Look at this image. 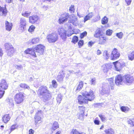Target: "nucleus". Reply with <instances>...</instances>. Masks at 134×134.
<instances>
[{
    "label": "nucleus",
    "instance_id": "1",
    "mask_svg": "<svg viewBox=\"0 0 134 134\" xmlns=\"http://www.w3.org/2000/svg\"><path fill=\"white\" fill-rule=\"evenodd\" d=\"M45 46L43 45L39 44L37 45L34 48H28L25 51L26 54H29L34 58H36L37 55H40L43 54L45 50Z\"/></svg>",
    "mask_w": 134,
    "mask_h": 134
},
{
    "label": "nucleus",
    "instance_id": "2",
    "mask_svg": "<svg viewBox=\"0 0 134 134\" xmlns=\"http://www.w3.org/2000/svg\"><path fill=\"white\" fill-rule=\"evenodd\" d=\"M82 95H79L77 97V100L79 104H87L89 101H91L94 98V93L92 91L88 92H85V93H83Z\"/></svg>",
    "mask_w": 134,
    "mask_h": 134
},
{
    "label": "nucleus",
    "instance_id": "3",
    "mask_svg": "<svg viewBox=\"0 0 134 134\" xmlns=\"http://www.w3.org/2000/svg\"><path fill=\"white\" fill-rule=\"evenodd\" d=\"M103 32L101 28H97L94 35V37L98 38V43L100 45L106 44L108 40V38L103 35Z\"/></svg>",
    "mask_w": 134,
    "mask_h": 134
},
{
    "label": "nucleus",
    "instance_id": "4",
    "mask_svg": "<svg viewBox=\"0 0 134 134\" xmlns=\"http://www.w3.org/2000/svg\"><path fill=\"white\" fill-rule=\"evenodd\" d=\"M37 93L38 96H42L43 99L45 101L49 100L52 97L47 87L45 86L42 85L40 87Z\"/></svg>",
    "mask_w": 134,
    "mask_h": 134
},
{
    "label": "nucleus",
    "instance_id": "5",
    "mask_svg": "<svg viewBox=\"0 0 134 134\" xmlns=\"http://www.w3.org/2000/svg\"><path fill=\"white\" fill-rule=\"evenodd\" d=\"M25 97L24 93L19 92L16 94L14 97V100L17 104L21 103L24 100V98Z\"/></svg>",
    "mask_w": 134,
    "mask_h": 134
},
{
    "label": "nucleus",
    "instance_id": "6",
    "mask_svg": "<svg viewBox=\"0 0 134 134\" xmlns=\"http://www.w3.org/2000/svg\"><path fill=\"white\" fill-rule=\"evenodd\" d=\"M46 38L48 42L51 43H54L58 41V37L57 34L52 33L48 35Z\"/></svg>",
    "mask_w": 134,
    "mask_h": 134
},
{
    "label": "nucleus",
    "instance_id": "7",
    "mask_svg": "<svg viewBox=\"0 0 134 134\" xmlns=\"http://www.w3.org/2000/svg\"><path fill=\"white\" fill-rule=\"evenodd\" d=\"M113 64L114 65L115 70L118 71H120L125 66V63L119 60L113 62Z\"/></svg>",
    "mask_w": 134,
    "mask_h": 134
},
{
    "label": "nucleus",
    "instance_id": "8",
    "mask_svg": "<svg viewBox=\"0 0 134 134\" xmlns=\"http://www.w3.org/2000/svg\"><path fill=\"white\" fill-rule=\"evenodd\" d=\"M120 56V54L118 51V49L115 48H114L111 53V60H115L118 59Z\"/></svg>",
    "mask_w": 134,
    "mask_h": 134
},
{
    "label": "nucleus",
    "instance_id": "9",
    "mask_svg": "<svg viewBox=\"0 0 134 134\" xmlns=\"http://www.w3.org/2000/svg\"><path fill=\"white\" fill-rule=\"evenodd\" d=\"M123 81V77L121 74L117 75L115 77V83L117 86L122 84Z\"/></svg>",
    "mask_w": 134,
    "mask_h": 134
},
{
    "label": "nucleus",
    "instance_id": "10",
    "mask_svg": "<svg viewBox=\"0 0 134 134\" xmlns=\"http://www.w3.org/2000/svg\"><path fill=\"white\" fill-rule=\"evenodd\" d=\"M42 113V111L41 110H40L38 111L36 113L34 118L35 124H40L42 122L41 117L38 116L40 114Z\"/></svg>",
    "mask_w": 134,
    "mask_h": 134
},
{
    "label": "nucleus",
    "instance_id": "11",
    "mask_svg": "<svg viewBox=\"0 0 134 134\" xmlns=\"http://www.w3.org/2000/svg\"><path fill=\"white\" fill-rule=\"evenodd\" d=\"M69 16L68 14H63L61 15L60 18L59 19V24H61L65 21H66Z\"/></svg>",
    "mask_w": 134,
    "mask_h": 134
},
{
    "label": "nucleus",
    "instance_id": "12",
    "mask_svg": "<svg viewBox=\"0 0 134 134\" xmlns=\"http://www.w3.org/2000/svg\"><path fill=\"white\" fill-rule=\"evenodd\" d=\"M68 22L71 23L74 26H77L78 24L79 21L78 20L77 18L75 15H73L70 19Z\"/></svg>",
    "mask_w": 134,
    "mask_h": 134
},
{
    "label": "nucleus",
    "instance_id": "13",
    "mask_svg": "<svg viewBox=\"0 0 134 134\" xmlns=\"http://www.w3.org/2000/svg\"><path fill=\"white\" fill-rule=\"evenodd\" d=\"M4 46L5 49L9 53H13L15 52V50L12 45L10 43H6L5 44Z\"/></svg>",
    "mask_w": 134,
    "mask_h": 134
},
{
    "label": "nucleus",
    "instance_id": "14",
    "mask_svg": "<svg viewBox=\"0 0 134 134\" xmlns=\"http://www.w3.org/2000/svg\"><path fill=\"white\" fill-rule=\"evenodd\" d=\"M39 19V16L37 15H34L29 17L30 23L34 24L38 21Z\"/></svg>",
    "mask_w": 134,
    "mask_h": 134
},
{
    "label": "nucleus",
    "instance_id": "15",
    "mask_svg": "<svg viewBox=\"0 0 134 134\" xmlns=\"http://www.w3.org/2000/svg\"><path fill=\"white\" fill-rule=\"evenodd\" d=\"M8 87V85L6 80L4 79L2 80L0 82V88L4 90L7 89Z\"/></svg>",
    "mask_w": 134,
    "mask_h": 134
},
{
    "label": "nucleus",
    "instance_id": "16",
    "mask_svg": "<svg viewBox=\"0 0 134 134\" xmlns=\"http://www.w3.org/2000/svg\"><path fill=\"white\" fill-rule=\"evenodd\" d=\"M124 78L125 82L127 83H132L134 80L133 76L129 74L125 75Z\"/></svg>",
    "mask_w": 134,
    "mask_h": 134
},
{
    "label": "nucleus",
    "instance_id": "17",
    "mask_svg": "<svg viewBox=\"0 0 134 134\" xmlns=\"http://www.w3.org/2000/svg\"><path fill=\"white\" fill-rule=\"evenodd\" d=\"M80 113L79 114L78 118H83L84 115L85 107L82 106H80L78 107Z\"/></svg>",
    "mask_w": 134,
    "mask_h": 134
},
{
    "label": "nucleus",
    "instance_id": "18",
    "mask_svg": "<svg viewBox=\"0 0 134 134\" xmlns=\"http://www.w3.org/2000/svg\"><path fill=\"white\" fill-rule=\"evenodd\" d=\"M11 116L9 114L4 115L2 118V121L5 124H7L10 120Z\"/></svg>",
    "mask_w": 134,
    "mask_h": 134
},
{
    "label": "nucleus",
    "instance_id": "19",
    "mask_svg": "<svg viewBox=\"0 0 134 134\" xmlns=\"http://www.w3.org/2000/svg\"><path fill=\"white\" fill-rule=\"evenodd\" d=\"M20 25L19 26V30L23 31L25 30L26 27V23L25 21L22 20L20 21Z\"/></svg>",
    "mask_w": 134,
    "mask_h": 134
},
{
    "label": "nucleus",
    "instance_id": "20",
    "mask_svg": "<svg viewBox=\"0 0 134 134\" xmlns=\"http://www.w3.org/2000/svg\"><path fill=\"white\" fill-rule=\"evenodd\" d=\"M59 127V125L58 122L57 121H54L53 123L51 130L52 132L55 131L56 129Z\"/></svg>",
    "mask_w": 134,
    "mask_h": 134
},
{
    "label": "nucleus",
    "instance_id": "21",
    "mask_svg": "<svg viewBox=\"0 0 134 134\" xmlns=\"http://www.w3.org/2000/svg\"><path fill=\"white\" fill-rule=\"evenodd\" d=\"M13 24L12 23H9L8 21H6L5 22V27L7 30L10 31L12 28Z\"/></svg>",
    "mask_w": 134,
    "mask_h": 134
},
{
    "label": "nucleus",
    "instance_id": "22",
    "mask_svg": "<svg viewBox=\"0 0 134 134\" xmlns=\"http://www.w3.org/2000/svg\"><path fill=\"white\" fill-rule=\"evenodd\" d=\"M58 31L59 34L60 36L61 37H64L66 36V31L63 29H58Z\"/></svg>",
    "mask_w": 134,
    "mask_h": 134
},
{
    "label": "nucleus",
    "instance_id": "23",
    "mask_svg": "<svg viewBox=\"0 0 134 134\" xmlns=\"http://www.w3.org/2000/svg\"><path fill=\"white\" fill-rule=\"evenodd\" d=\"M18 127V126L16 124H14L10 126V130H6V131H8L7 133L8 134H10L12 131L15 129H17Z\"/></svg>",
    "mask_w": 134,
    "mask_h": 134
},
{
    "label": "nucleus",
    "instance_id": "24",
    "mask_svg": "<svg viewBox=\"0 0 134 134\" xmlns=\"http://www.w3.org/2000/svg\"><path fill=\"white\" fill-rule=\"evenodd\" d=\"M110 57L109 54L107 50L104 51L103 53L102 57L105 60H107L109 59Z\"/></svg>",
    "mask_w": 134,
    "mask_h": 134
},
{
    "label": "nucleus",
    "instance_id": "25",
    "mask_svg": "<svg viewBox=\"0 0 134 134\" xmlns=\"http://www.w3.org/2000/svg\"><path fill=\"white\" fill-rule=\"evenodd\" d=\"M93 15V13L92 12H90L87 14L84 18L83 21L85 22L87 21L90 20Z\"/></svg>",
    "mask_w": 134,
    "mask_h": 134
},
{
    "label": "nucleus",
    "instance_id": "26",
    "mask_svg": "<svg viewBox=\"0 0 134 134\" xmlns=\"http://www.w3.org/2000/svg\"><path fill=\"white\" fill-rule=\"evenodd\" d=\"M108 81L109 84L110 86L111 90L114 89V79L113 78H111L108 79Z\"/></svg>",
    "mask_w": 134,
    "mask_h": 134
},
{
    "label": "nucleus",
    "instance_id": "27",
    "mask_svg": "<svg viewBox=\"0 0 134 134\" xmlns=\"http://www.w3.org/2000/svg\"><path fill=\"white\" fill-rule=\"evenodd\" d=\"M83 85V82L82 81H80L77 86L76 91H80L82 88Z\"/></svg>",
    "mask_w": 134,
    "mask_h": 134
},
{
    "label": "nucleus",
    "instance_id": "28",
    "mask_svg": "<svg viewBox=\"0 0 134 134\" xmlns=\"http://www.w3.org/2000/svg\"><path fill=\"white\" fill-rule=\"evenodd\" d=\"M71 134H86L84 132H80L76 129H73L70 132Z\"/></svg>",
    "mask_w": 134,
    "mask_h": 134
},
{
    "label": "nucleus",
    "instance_id": "29",
    "mask_svg": "<svg viewBox=\"0 0 134 134\" xmlns=\"http://www.w3.org/2000/svg\"><path fill=\"white\" fill-rule=\"evenodd\" d=\"M128 57L129 60L132 61L134 59V53L133 51L130 52L128 55Z\"/></svg>",
    "mask_w": 134,
    "mask_h": 134
},
{
    "label": "nucleus",
    "instance_id": "30",
    "mask_svg": "<svg viewBox=\"0 0 134 134\" xmlns=\"http://www.w3.org/2000/svg\"><path fill=\"white\" fill-rule=\"evenodd\" d=\"M104 132L105 134H114V133L113 129L111 128L105 130Z\"/></svg>",
    "mask_w": 134,
    "mask_h": 134
},
{
    "label": "nucleus",
    "instance_id": "31",
    "mask_svg": "<svg viewBox=\"0 0 134 134\" xmlns=\"http://www.w3.org/2000/svg\"><path fill=\"white\" fill-rule=\"evenodd\" d=\"M2 12L3 15L5 16L7 14V11L5 7H3L0 6V12Z\"/></svg>",
    "mask_w": 134,
    "mask_h": 134
},
{
    "label": "nucleus",
    "instance_id": "32",
    "mask_svg": "<svg viewBox=\"0 0 134 134\" xmlns=\"http://www.w3.org/2000/svg\"><path fill=\"white\" fill-rule=\"evenodd\" d=\"M31 12L25 10H23L22 13L21 14L23 16L26 17H28L30 15Z\"/></svg>",
    "mask_w": 134,
    "mask_h": 134
},
{
    "label": "nucleus",
    "instance_id": "33",
    "mask_svg": "<svg viewBox=\"0 0 134 134\" xmlns=\"http://www.w3.org/2000/svg\"><path fill=\"white\" fill-rule=\"evenodd\" d=\"M127 123L131 126H134V118L129 119L127 121Z\"/></svg>",
    "mask_w": 134,
    "mask_h": 134
},
{
    "label": "nucleus",
    "instance_id": "34",
    "mask_svg": "<svg viewBox=\"0 0 134 134\" xmlns=\"http://www.w3.org/2000/svg\"><path fill=\"white\" fill-rule=\"evenodd\" d=\"M121 110L122 112H126L130 110V109L127 107L122 106L120 107Z\"/></svg>",
    "mask_w": 134,
    "mask_h": 134
},
{
    "label": "nucleus",
    "instance_id": "35",
    "mask_svg": "<svg viewBox=\"0 0 134 134\" xmlns=\"http://www.w3.org/2000/svg\"><path fill=\"white\" fill-rule=\"evenodd\" d=\"M20 87L24 89H29L30 88L25 83H21L20 84Z\"/></svg>",
    "mask_w": 134,
    "mask_h": 134
},
{
    "label": "nucleus",
    "instance_id": "36",
    "mask_svg": "<svg viewBox=\"0 0 134 134\" xmlns=\"http://www.w3.org/2000/svg\"><path fill=\"white\" fill-rule=\"evenodd\" d=\"M108 21V19L106 16H104L102 19L101 23L102 24L104 25L107 24Z\"/></svg>",
    "mask_w": 134,
    "mask_h": 134
},
{
    "label": "nucleus",
    "instance_id": "37",
    "mask_svg": "<svg viewBox=\"0 0 134 134\" xmlns=\"http://www.w3.org/2000/svg\"><path fill=\"white\" fill-rule=\"evenodd\" d=\"M78 37L76 36H74L72 37L71 42L75 44L78 41Z\"/></svg>",
    "mask_w": 134,
    "mask_h": 134
},
{
    "label": "nucleus",
    "instance_id": "38",
    "mask_svg": "<svg viewBox=\"0 0 134 134\" xmlns=\"http://www.w3.org/2000/svg\"><path fill=\"white\" fill-rule=\"evenodd\" d=\"M39 38H36L32 39L31 41V42L32 44H34L38 43L39 42Z\"/></svg>",
    "mask_w": 134,
    "mask_h": 134
},
{
    "label": "nucleus",
    "instance_id": "39",
    "mask_svg": "<svg viewBox=\"0 0 134 134\" xmlns=\"http://www.w3.org/2000/svg\"><path fill=\"white\" fill-rule=\"evenodd\" d=\"M62 100V96L60 94L58 95L57 97V103L58 104H59Z\"/></svg>",
    "mask_w": 134,
    "mask_h": 134
},
{
    "label": "nucleus",
    "instance_id": "40",
    "mask_svg": "<svg viewBox=\"0 0 134 134\" xmlns=\"http://www.w3.org/2000/svg\"><path fill=\"white\" fill-rule=\"evenodd\" d=\"M79 48H81L84 44V41L82 40H80L78 42Z\"/></svg>",
    "mask_w": 134,
    "mask_h": 134
},
{
    "label": "nucleus",
    "instance_id": "41",
    "mask_svg": "<svg viewBox=\"0 0 134 134\" xmlns=\"http://www.w3.org/2000/svg\"><path fill=\"white\" fill-rule=\"evenodd\" d=\"M98 116L102 122H104L106 120V118L104 116L101 114L99 115Z\"/></svg>",
    "mask_w": 134,
    "mask_h": 134
},
{
    "label": "nucleus",
    "instance_id": "42",
    "mask_svg": "<svg viewBox=\"0 0 134 134\" xmlns=\"http://www.w3.org/2000/svg\"><path fill=\"white\" fill-rule=\"evenodd\" d=\"M64 76L61 74L58 75L57 77V80L58 81H60L63 80Z\"/></svg>",
    "mask_w": 134,
    "mask_h": 134
},
{
    "label": "nucleus",
    "instance_id": "43",
    "mask_svg": "<svg viewBox=\"0 0 134 134\" xmlns=\"http://www.w3.org/2000/svg\"><path fill=\"white\" fill-rule=\"evenodd\" d=\"M87 35V32L85 31L81 33L80 35V38L82 39L83 38V37L86 36Z\"/></svg>",
    "mask_w": 134,
    "mask_h": 134
},
{
    "label": "nucleus",
    "instance_id": "44",
    "mask_svg": "<svg viewBox=\"0 0 134 134\" xmlns=\"http://www.w3.org/2000/svg\"><path fill=\"white\" fill-rule=\"evenodd\" d=\"M113 32V31L110 29H108L106 31V35L108 36H111Z\"/></svg>",
    "mask_w": 134,
    "mask_h": 134
},
{
    "label": "nucleus",
    "instance_id": "45",
    "mask_svg": "<svg viewBox=\"0 0 134 134\" xmlns=\"http://www.w3.org/2000/svg\"><path fill=\"white\" fill-rule=\"evenodd\" d=\"M4 90L1 89L0 88V99L2 98L4 94L5 93Z\"/></svg>",
    "mask_w": 134,
    "mask_h": 134
},
{
    "label": "nucleus",
    "instance_id": "46",
    "mask_svg": "<svg viewBox=\"0 0 134 134\" xmlns=\"http://www.w3.org/2000/svg\"><path fill=\"white\" fill-rule=\"evenodd\" d=\"M35 28V27L34 25H32L29 27L28 30L29 32H31L34 31Z\"/></svg>",
    "mask_w": 134,
    "mask_h": 134
},
{
    "label": "nucleus",
    "instance_id": "47",
    "mask_svg": "<svg viewBox=\"0 0 134 134\" xmlns=\"http://www.w3.org/2000/svg\"><path fill=\"white\" fill-rule=\"evenodd\" d=\"M75 9L74 5H71L69 9V11L71 13H73L74 12Z\"/></svg>",
    "mask_w": 134,
    "mask_h": 134
},
{
    "label": "nucleus",
    "instance_id": "48",
    "mask_svg": "<svg viewBox=\"0 0 134 134\" xmlns=\"http://www.w3.org/2000/svg\"><path fill=\"white\" fill-rule=\"evenodd\" d=\"M95 41H90L88 43V45L89 47H91L95 43Z\"/></svg>",
    "mask_w": 134,
    "mask_h": 134
},
{
    "label": "nucleus",
    "instance_id": "49",
    "mask_svg": "<svg viewBox=\"0 0 134 134\" xmlns=\"http://www.w3.org/2000/svg\"><path fill=\"white\" fill-rule=\"evenodd\" d=\"M116 36L119 38H121L123 36V34L121 32L117 33L116 35Z\"/></svg>",
    "mask_w": 134,
    "mask_h": 134
},
{
    "label": "nucleus",
    "instance_id": "50",
    "mask_svg": "<svg viewBox=\"0 0 134 134\" xmlns=\"http://www.w3.org/2000/svg\"><path fill=\"white\" fill-rule=\"evenodd\" d=\"M52 85L54 88H56L57 87V84L56 81L54 80H53L52 81Z\"/></svg>",
    "mask_w": 134,
    "mask_h": 134
},
{
    "label": "nucleus",
    "instance_id": "51",
    "mask_svg": "<svg viewBox=\"0 0 134 134\" xmlns=\"http://www.w3.org/2000/svg\"><path fill=\"white\" fill-rule=\"evenodd\" d=\"M98 118L97 117L96 118V119L94 120V123L96 124L97 125L99 124V121L98 120Z\"/></svg>",
    "mask_w": 134,
    "mask_h": 134
},
{
    "label": "nucleus",
    "instance_id": "52",
    "mask_svg": "<svg viewBox=\"0 0 134 134\" xmlns=\"http://www.w3.org/2000/svg\"><path fill=\"white\" fill-rule=\"evenodd\" d=\"M103 67V70L105 71H107L108 70V68L106 65H104Z\"/></svg>",
    "mask_w": 134,
    "mask_h": 134
},
{
    "label": "nucleus",
    "instance_id": "53",
    "mask_svg": "<svg viewBox=\"0 0 134 134\" xmlns=\"http://www.w3.org/2000/svg\"><path fill=\"white\" fill-rule=\"evenodd\" d=\"M95 81H96V79H95V78L92 79L91 80V84H94L95 82Z\"/></svg>",
    "mask_w": 134,
    "mask_h": 134
},
{
    "label": "nucleus",
    "instance_id": "54",
    "mask_svg": "<svg viewBox=\"0 0 134 134\" xmlns=\"http://www.w3.org/2000/svg\"><path fill=\"white\" fill-rule=\"evenodd\" d=\"M125 1L127 5H130L131 2V0H125Z\"/></svg>",
    "mask_w": 134,
    "mask_h": 134
},
{
    "label": "nucleus",
    "instance_id": "55",
    "mask_svg": "<svg viewBox=\"0 0 134 134\" xmlns=\"http://www.w3.org/2000/svg\"><path fill=\"white\" fill-rule=\"evenodd\" d=\"M34 131L32 129H31L29 130V134H33Z\"/></svg>",
    "mask_w": 134,
    "mask_h": 134
},
{
    "label": "nucleus",
    "instance_id": "56",
    "mask_svg": "<svg viewBox=\"0 0 134 134\" xmlns=\"http://www.w3.org/2000/svg\"><path fill=\"white\" fill-rule=\"evenodd\" d=\"M102 53V52L99 49L97 50V55H99L101 54Z\"/></svg>",
    "mask_w": 134,
    "mask_h": 134
},
{
    "label": "nucleus",
    "instance_id": "57",
    "mask_svg": "<svg viewBox=\"0 0 134 134\" xmlns=\"http://www.w3.org/2000/svg\"><path fill=\"white\" fill-rule=\"evenodd\" d=\"M22 68V66L21 65H18L16 66V69L19 70Z\"/></svg>",
    "mask_w": 134,
    "mask_h": 134
},
{
    "label": "nucleus",
    "instance_id": "58",
    "mask_svg": "<svg viewBox=\"0 0 134 134\" xmlns=\"http://www.w3.org/2000/svg\"><path fill=\"white\" fill-rule=\"evenodd\" d=\"M3 54V51L2 49L0 48V57H2Z\"/></svg>",
    "mask_w": 134,
    "mask_h": 134
},
{
    "label": "nucleus",
    "instance_id": "59",
    "mask_svg": "<svg viewBox=\"0 0 134 134\" xmlns=\"http://www.w3.org/2000/svg\"><path fill=\"white\" fill-rule=\"evenodd\" d=\"M6 2L8 3H10L12 2L13 0H6Z\"/></svg>",
    "mask_w": 134,
    "mask_h": 134
},
{
    "label": "nucleus",
    "instance_id": "60",
    "mask_svg": "<svg viewBox=\"0 0 134 134\" xmlns=\"http://www.w3.org/2000/svg\"><path fill=\"white\" fill-rule=\"evenodd\" d=\"M61 132L60 131H57L55 134H61Z\"/></svg>",
    "mask_w": 134,
    "mask_h": 134
},
{
    "label": "nucleus",
    "instance_id": "61",
    "mask_svg": "<svg viewBox=\"0 0 134 134\" xmlns=\"http://www.w3.org/2000/svg\"><path fill=\"white\" fill-rule=\"evenodd\" d=\"M104 126L103 125H102L100 128V129H102L103 128H104Z\"/></svg>",
    "mask_w": 134,
    "mask_h": 134
},
{
    "label": "nucleus",
    "instance_id": "62",
    "mask_svg": "<svg viewBox=\"0 0 134 134\" xmlns=\"http://www.w3.org/2000/svg\"><path fill=\"white\" fill-rule=\"evenodd\" d=\"M51 1V0H44V1H48L49 2H50Z\"/></svg>",
    "mask_w": 134,
    "mask_h": 134
},
{
    "label": "nucleus",
    "instance_id": "63",
    "mask_svg": "<svg viewBox=\"0 0 134 134\" xmlns=\"http://www.w3.org/2000/svg\"><path fill=\"white\" fill-rule=\"evenodd\" d=\"M19 0L21 1H22L23 2H24L25 1V0Z\"/></svg>",
    "mask_w": 134,
    "mask_h": 134
},
{
    "label": "nucleus",
    "instance_id": "64",
    "mask_svg": "<svg viewBox=\"0 0 134 134\" xmlns=\"http://www.w3.org/2000/svg\"><path fill=\"white\" fill-rule=\"evenodd\" d=\"M1 127L2 128H4V126L3 125H1Z\"/></svg>",
    "mask_w": 134,
    "mask_h": 134
}]
</instances>
